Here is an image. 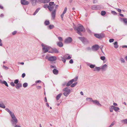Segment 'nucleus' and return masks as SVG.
<instances>
[{"mask_svg": "<svg viewBox=\"0 0 127 127\" xmlns=\"http://www.w3.org/2000/svg\"><path fill=\"white\" fill-rule=\"evenodd\" d=\"M111 108H113L114 110L115 111H117L119 110L120 109L118 107H116L114 105H112L111 106Z\"/></svg>", "mask_w": 127, "mask_h": 127, "instance_id": "obj_13", "label": "nucleus"}, {"mask_svg": "<svg viewBox=\"0 0 127 127\" xmlns=\"http://www.w3.org/2000/svg\"><path fill=\"white\" fill-rule=\"evenodd\" d=\"M123 21L125 23H127V19L124 18L123 19Z\"/></svg>", "mask_w": 127, "mask_h": 127, "instance_id": "obj_36", "label": "nucleus"}, {"mask_svg": "<svg viewBox=\"0 0 127 127\" xmlns=\"http://www.w3.org/2000/svg\"><path fill=\"white\" fill-rule=\"evenodd\" d=\"M21 3L22 4L27 5L29 3V2L26 0H21Z\"/></svg>", "mask_w": 127, "mask_h": 127, "instance_id": "obj_8", "label": "nucleus"}, {"mask_svg": "<svg viewBox=\"0 0 127 127\" xmlns=\"http://www.w3.org/2000/svg\"><path fill=\"white\" fill-rule=\"evenodd\" d=\"M48 6H49L48 5H44V7L45 8H46V7L48 8Z\"/></svg>", "mask_w": 127, "mask_h": 127, "instance_id": "obj_54", "label": "nucleus"}, {"mask_svg": "<svg viewBox=\"0 0 127 127\" xmlns=\"http://www.w3.org/2000/svg\"><path fill=\"white\" fill-rule=\"evenodd\" d=\"M62 95V94L61 93L58 94L57 95L56 98L57 100H59V99Z\"/></svg>", "mask_w": 127, "mask_h": 127, "instance_id": "obj_19", "label": "nucleus"}, {"mask_svg": "<svg viewBox=\"0 0 127 127\" xmlns=\"http://www.w3.org/2000/svg\"><path fill=\"white\" fill-rule=\"evenodd\" d=\"M107 65L106 64H104L101 67V69L103 70H105L107 68Z\"/></svg>", "mask_w": 127, "mask_h": 127, "instance_id": "obj_18", "label": "nucleus"}, {"mask_svg": "<svg viewBox=\"0 0 127 127\" xmlns=\"http://www.w3.org/2000/svg\"><path fill=\"white\" fill-rule=\"evenodd\" d=\"M58 6L59 5H56L55 6V9H56L58 7Z\"/></svg>", "mask_w": 127, "mask_h": 127, "instance_id": "obj_63", "label": "nucleus"}, {"mask_svg": "<svg viewBox=\"0 0 127 127\" xmlns=\"http://www.w3.org/2000/svg\"><path fill=\"white\" fill-rule=\"evenodd\" d=\"M53 72L54 74H57L58 73V71L57 70L55 69H53Z\"/></svg>", "mask_w": 127, "mask_h": 127, "instance_id": "obj_20", "label": "nucleus"}, {"mask_svg": "<svg viewBox=\"0 0 127 127\" xmlns=\"http://www.w3.org/2000/svg\"><path fill=\"white\" fill-rule=\"evenodd\" d=\"M124 124H127V119H126L125 120H123L121 121Z\"/></svg>", "mask_w": 127, "mask_h": 127, "instance_id": "obj_26", "label": "nucleus"}, {"mask_svg": "<svg viewBox=\"0 0 127 127\" xmlns=\"http://www.w3.org/2000/svg\"><path fill=\"white\" fill-rule=\"evenodd\" d=\"M28 86V84L27 83H24L23 84V87H26Z\"/></svg>", "mask_w": 127, "mask_h": 127, "instance_id": "obj_34", "label": "nucleus"}, {"mask_svg": "<svg viewBox=\"0 0 127 127\" xmlns=\"http://www.w3.org/2000/svg\"><path fill=\"white\" fill-rule=\"evenodd\" d=\"M50 51H48L49 53H58L59 52L58 50L56 48L52 49L51 48V49H50Z\"/></svg>", "mask_w": 127, "mask_h": 127, "instance_id": "obj_7", "label": "nucleus"}, {"mask_svg": "<svg viewBox=\"0 0 127 127\" xmlns=\"http://www.w3.org/2000/svg\"><path fill=\"white\" fill-rule=\"evenodd\" d=\"M58 38L59 41H63V39L61 37H58Z\"/></svg>", "mask_w": 127, "mask_h": 127, "instance_id": "obj_41", "label": "nucleus"}, {"mask_svg": "<svg viewBox=\"0 0 127 127\" xmlns=\"http://www.w3.org/2000/svg\"><path fill=\"white\" fill-rule=\"evenodd\" d=\"M17 33V32L16 31H14L12 32V34L13 35H15Z\"/></svg>", "mask_w": 127, "mask_h": 127, "instance_id": "obj_47", "label": "nucleus"}, {"mask_svg": "<svg viewBox=\"0 0 127 127\" xmlns=\"http://www.w3.org/2000/svg\"><path fill=\"white\" fill-rule=\"evenodd\" d=\"M55 14L56 10L55 9L51 13L52 18L53 19H54L55 16Z\"/></svg>", "mask_w": 127, "mask_h": 127, "instance_id": "obj_11", "label": "nucleus"}, {"mask_svg": "<svg viewBox=\"0 0 127 127\" xmlns=\"http://www.w3.org/2000/svg\"><path fill=\"white\" fill-rule=\"evenodd\" d=\"M103 47V46H100V48L101 49V51H102V49Z\"/></svg>", "mask_w": 127, "mask_h": 127, "instance_id": "obj_59", "label": "nucleus"}, {"mask_svg": "<svg viewBox=\"0 0 127 127\" xmlns=\"http://www.w3.org/2000/svg\"><path fill=\"white\" fill-rule=\"evenodd\" d=\"M115 121H114L110 125V126H109V127H112V126H113L114 124H115Z\"/></svg>", "mask_w": 127, "mask_h": 127, "instance_id": "obj_38", "label": "nucleus"}, {"mask_svg": "<svg viewBox=\"0 0 127 127\" xmlns=\"http://www.w3.org/2000/svg\"><path fill=\"white\" fill-rule=\"evenodd\" d=\"M72 41V38L70 37H68L65 39L64 42L66 43H71Z\"/></svg>", "mask_w": 127, "mask_h": 127, "instance_id": "obj_6", "label": "nucleus"}, {"mask_svg": "<svg viewBox=\"0 0 127 127\" xmlns=\"http://www.w3.org/2000/svg\"><path fill=\"white\" fill-rule=\"evenodd\" d=\"M67 7H65V8L64 11L63 13L64 14H65L66 13V12L67 11Z\"/></svg>", "mask_w": 127, "mask_h": 127, "instance_id": "obj_40", "label": "nucleus"}, {"mask_svg": "<svg viewBox=\"0 0 127 127\" xmlns=\"http://www.w3.org/2000/svg\"><path fill=\"white\" fill-rule=\"evenodd\" d=\"M100 58V59L103 61L105 59V57L104 56H101Z\"/></svg>", "mask_w": 127, "mask_h": 127, "instance_id": "obj_37", "label": "nucleus"}, {"mask_svg": "<svg viewBox=\"0 0 127 127\" xmlns=\"http://www.w3.org/2000/svg\"><path fill=\"white\" fill-rule=\"evenodd\" d=\"M113 108H110V111L111 112H113Z\"/></svg>", "mask_w": 127, "mask_h": 127, "instance_id": "obj_56", "label": "nucleus"}, {"mask_svg": "<svg viewBox=\"0 0 127 127\" xmlns=\"http://www.w3.org/2000/svg\"><path fill=\"white\" fill-rule=\"evenodd\" d=\"M123 48H127V45H123L122 46Z\"/></svg>", "mask_w": 127, "mask_h": 127, "instance_id": "obj_57", "label": "nucleus"}, {"mask_svg": "<svg viewBox=\"0 0 127 127\" xmlns=\"http://www.w3.org/2000/svg\"><path fill=\"white\" fill-rule=\"evenodd\" d=\"M78 78V76L76 77H75V78L74 79V81H76L77 80Z\"/></svg>", "mask_w": 127, "mask_h": 127, "instance_id": "obj_50", "label": "nucleus"}, {"mask_svg": "<svg viewBox=\"0 0 127 127\" xmlns=\"http://www.w3.org/2000/svg\"><path fill=\"white\" fill-rule=\"evenodd\" d=\"M64 14L63 13L61 14V17L62 19H63V17L64 16Z\"/></svg>", "mask_w": 127, "mask_h": 127, "instance_id": "obj_51", "label": "nucleus"}, {"mask_svg": "<svg viewBox=\"0 0 127 127\" xmlns=\"http://www.w3.org/2000/svg\"><path fill=\"white\" fill-rule=\"evenodd\" d=\"M44 24L46 25H48L50 24V22L49 21L46 20Z\"/></svg>", "mask_w": 127, "mask_h": 127, "instance_id": "obj_25", "label": "nucleus"}, {"mask_svg": "<svg viewBox=\"0 0 127 127\" xmlns=\"http://www.w3.org/2000/svg\"><path fill=\"white\" fill-rule=\"evenodd\" d=\"M97 2V0H94V1L93 2L94 3H95Z\"/></svg>", "mask_w": 127, "mask_h": 127, "instance_id": "obj_61", "label": "nucleus"}, {"mask_svg": "<svg viewBox=\"0 0 127 127\" xmlns=\"http://www.w3.org/2000/svg\"><path fill=\"white\" fill-rule=\"evenodd\" d=\"M57 45L60 47H62L63 46V43L61 42H59L57 43Z\"/></svg>", "mask_w": 127, "mask_h": 127, "instance_id": "obj_17", "label": "nucleus"}, {"mask_svg": "<svg viewBox=\"0 0 127 127\" xmlns=\"http://www.w3.org/2000/svg\"><path fill=\"white\" fill-rule=\"evenodd\" d=\"M3 83L7 87H8V85L6 81H3Z\"/></svg>", "mask_w": 127, "mask_h": 127, "instance_id": "obj_32", "label": "nucleus"}, {"mask_svg": "<svg viewBox=\"0 0 127 127\" xmlns=\"http://www.w3.org/2000/svg\"><path fill=\"white\" fill-rule=\"evenodd\" d=\"M69 63L70 64H72L73 63V61L72 59H71L69 61Z\"/></svg>", "mask_w": 127, "mask_h": 127, "instance_id": "obj_48", "label": "nucleus"}, {"mask_svg": "<svg viewBox=\"0 0 127 127\" xmlns=\"http://www.w3.org/2000/svg\"><path fill=\"white\" fill-rule=\"evenodd\" d=\"M25 74L24 73H23L22 75V77L23 78L25 76Z\"/></svg>", "mask_w": 127, "mask_h": 127, "instance_id": "obj_49", "label": "nucleus"}, {"mask_svg": "<svg viewBox=\"0 0 127 127\" xmlns=\"http://www.w3.org/2000/svg\"><path fill=\"white\" fill-rule=\"evenodd\" d=\"M54 27V26L52 25H50L49 26V28L50 29H53Z\"/></svg>", "mask_w": 127, "mask_h": 127, "instance_id": "obj_29", "label": "nucleus"}, {"mask_svg": "<svg viewBox=\"0 0 127 127\" xmlns=\"http://www.w3.org/2000/svg\"><path fill=\"white\" fill-rule=\"evenodd\" d=\"M15 127H21L19 125H16L15 126Z\"/></svg>", "mask_w": 127, "mask_h": 127, "instance_id": "obj_62", "label": "nucleus"}, {"mask_svg": "<svg viewBox=\"0 0 127 127\" xmlns=\"http://www.w3.org/2000/svg\"><path fill=\"white\" fill-rule=\"evenodd\" d=\"M114 47L116 48H117L118 47V44L117 42H115L114 43Z\"/></svg>", "mask_w": 127, "mask_h": 127, "instance_id": "obj_21", "label": "nucleus"}, {"mask_svg": "<svg viewBox=\"0 0 127 127\" xmlns=\"http://www.w3.org/2000/svg\"><path fill=\"white\" fill-rule=\"evenodd\" d=\"M100 69V68L99 67H96L95 68L94 71L97 70L99 71Z\"/></svg>", "mask_w": 127, "mask_h": 127, "instance_id": "obj_24", "label": "nucleus"}, {"mask_svg": "<svg viewBox=\"0 0 127 127\" xmlns=\"http://www.w3.org/2000/svg\"><path fill=\"white\" fill-rule=\"evenodd\" d=\"M3 67L4 68H5L6 69H7L8 68V67H6V66H5L4 65H3Z\"/></svg>", "mask_w": 127, "mask_h": 127, "instance_id": "obj_52", "label": "nucleus"}, {"mask_svg": "<svg viewBox=\"0 0 127 127\" xmlns=\"http://www.w3.org/2000/svg\"><path fill=\"white\" fill-rule=\"evenodd\" d=\"M41 81L40 80H38L36 82V83H41Z\"/></svg>", "mask_w": 127, "mask_h": 127, "instance_id": "obj_53", "label": "nucleus"}, {"mask_svg": "<svg viewBox=\"0 0 127 127\" xmlns=\"http://www.w3.org/2000/svg\"><path fill=\"white\" fill-rule=\"evenodd\" d=\"M22 86V84L20 83H18L15 86L16 88V89H18L20 88V87Z\"/></svg>", "mask_w": 127, "mask_h": 127, "instance_id": "obj_15", "label": "nucleus"}, {"mask_svg": "<svg viewBox=\"0 0 127 127\" xmlns=\"http://www.w3.org/2000/svg\"><path fill=\"white\" fill-rule=\"evenodd\" d=\"M116 9L119 12L121 13V10L120 9L116 8Z\"/></svg>", "mask_w": 127, "mask_h": 127, "instance_id": "obj_43", "label": "nucleus"}, {"mask_svg": "<svg viewBox=\"0 0 127 127\" xmlns=\"http://www.w3.org/2000/svg\"><path fill=\"white\" fill-rule=\"evenodd\" d=\"M106 14V12L105 11H102L101 12V15L102 16H104Z\"/></svg>", "mask_w": 127, "mask_h": 127, "instance_id": "obj_27", "label": "nucleus"}, {"mask_svg": "<svg viewBox=\"0 0 127 127\" xmlns=\"http://www.w3.org/2000/svg\"><path fill=\"white\" fill-rule=\"evenodd\" d=\"M99 48V46L98 45H95L92 47V49L95 51H96L98 50Z\"/></svg>", "mask_w": 127, "mask_h": 127, "instance_id": "obj_10", "label": "nucleus"}, {"mask_svg": "<svg viewBox=\"0 0 127 127\" xmlns=\"http://www.w3.org/2000/svg\"><path fill=\"white\" fill-rule=\"evenodd\" d=\"M54 2H50L49 3V4L50 6H52L53 5V6L55 5V4H54Z\"/></svg>", "mask_w": 127, "mask_h": 127, "instance_id": "obj_30", "label": "nucleus"}, {"mask_svg": "<svg viewBox=\"0 0 127 127\" xmlns=\"http://www.w3.org/2000/svg\"><path fill=\"white\" fill-rule=\"evenodd\" d=\"M113 104L114 105L116 106L117 105V104L115 103H113Z\"/></svg>", "mask_w": 127, "mask_h": 127, "instance_id": "obj_60", "label": "nucleus"}, {"mask_svg": "<svg viewBox=\"0 0 127 127\" xmlns=\"http://www.w3.org/2000/svg\"><path fill=\"white\" fill-rule=\"evenodd\" d=\"M94 35L96 37L99 39L105 36V34L102 33L100 34H94Z\"/></svg>", "mask_w": 127, "mask_h": 127, "instance_id": "obj_5", "label": "nucleus"}, {"mask_svg": "<svg viewBox=\"0 0 127 127\" xmlns=\"http://www.w3.org/2000/svg\"><path fill=\"white\" fill-rule=\"evenodd\" d=\"M74 80V79H72L69 81L66 84V86H70L73 82Z\"/></svg>", "mask_w": 127, "mask_h": 127, "instance_id": "obj_12", "label": "nucleus"}, {"mask_svg": "<svg viewBox=\"0 0 127 127\" xmlns=\"http://www.w3.org/2000/svg\"><path fill=\"white\" fill-rule=\"evenodd\" d=\"M50 0H39V1L42 3H45L48 2Z\"/></svg>", "mask_w": 127, "mask_h": 127, "instance_id": "obj_16", "label": "nucleus"}, {"mask_svg": "<svg viewBox=\"0 0 127 127\" xmlns=\"http://www.w3.org/2000/svg\"><path fill=\"white\" fill-rule=\"evenodd\" d=\"M63 91L64 92L63 93V94L65 96H67L69 94L70 90V89H68L67 87L66 88L63 90Z\"/></svg>", "mask_w": 127, "mask_h": 127, "instance_id": "obj_4", "label": "nucleus"}, {"mask_svg": "<svg viewBox=\"0 0 127 127\" xmlns=\"http://www.w3.org/2000/svg\"><path fill=\"white\" fill-rule=\"evenodd\" d=\"M66 55H65V56H64L65 58L67 59H70L71 58V57L70 56H68L67 57V58H66Z\"/></svg>", "mask_w": 127, "mask_h": 127, "instance_id": "obj_39", "label": "nucleus"}, {"mask_svg": "<svg viewBox=\"0 0 127 127\" xmlns=\"http://www.w3.org/2000/svg\"><path fill=\"white\" fill-rule=\"evenodd\" d=\"M0 8L1 9H3V7L2 6L0 5Z\"/></svg>", "mask_w": 127, "mask_h": 127, "instance_id": "obj_58", "label": "nucleus"}, {"mask_svg": "<svg viewBox=\"0 0 127 127\" xmlns=\"http://www.w3.org/2000/svg\"><path fill=\"white\" fill-rule=\"evenodd\" d=\"M57 58L56 56H51L48 58V60L50 61H54L57 60Z\"/></svg>", "mask_w": 127, "mask_h": 127, "instance_id": "obj_9", "label": "nucleus"}, {"mask_svg": "<svg viewBox=\"0 0 127 127\" xmlns=\"http://www.w3.org/2000/svg\"><path fill=\"white\" fill-rule=\"evenodd\" d=\"M77 82L73 84L72 85H71V87H74L77 84Z\"/></svg>", "mask_w": 127, "mask_h": 127, "instance_id": "obj_31", "label": "nucleus"}, {"mask_svg": "<svg viewBox=\"0 0 127 127\" xmlns=\"http://www.w3.org/2000/svg\"><path fill=\"white\" fill-rule=\"evenodd\" d=\"M74 30L77 31V32L80 35H81V32H84L85 31V29L83 26L81 24H79L78 25L77 28L75 27H74Z\"/></svg>", "mask_w": 127, "mask_h": 127, "instance_id": "obj_1", "label": "nucleus"}, {"mask_svg": "<svg viewBox=\"0 0 127 127\" xmlns=\"http://www.w3.org/2000/svg\"><path fill=\"white\" fill-rule=\"evenodd\" d=\"M111 13L115 15H116L117 14V13H116V12L113 11H112Z\"/></svg>", "mask_w": 127, "mask_h": 127, "instance_id": "obj_45", "label": "nucleus"}, {"mask_svg": "<svg viewBox=\"0 0 127 127\" xmlns=\"http://www.w3.org/2000/svg\"><path fill=\"white\" fill-rule=\"evenodd\" d=\"M9 113L12 119H13L14 122L17 123V120L14 115V113L10 111L9 109L7 108L5 109Z\"/></svg>", "mask_w": 127, "mask_h": 127, "instance_id": "obj_2", "label": "nucleus"}, {"mask_svg": "<svg viewBox=\"0 0 127 127\" xmlns=\"http://www.w3.org/2000/svg\"><path fill=\"white\" fill-rule=\"evenodd\" d=\"M114 41V39H110L109 40V42L110 43L113 42Z\"/></svg>", "mask_w": 127, "mask_h": 127, "instance_id": "obj_42", "label": "nucleus"}, {"mask_svg": "<svg viewBox=\"0 0 127 127\" xmlns=\"http://www.w3.org/2000/svg\"><path fill=\"white\" fill-rule=\"evenodd\" d=\"M95 65L91 64L90 65V67L92 68H93L95 67Z\"/></svg>", "mask_w": 127, "mask_h": 127, "instance_id": "obj_33", "label": "nucleus"}, {"mask_svg": "<svg viewBox=\"0 0 127 127\" xmlns=\"http://www.w3.org/2000/svg\"><path fill=\"white\" fill-rule=\"evenodd\" d=\"M11 85L12 86H15V85L14 84V83L12 82H11L10 83Z\"/></svg>", "mask_w": 127, "mask_h": 127, "instance_id": "obj_44", "label": "nucleus"}, {"mask_svg": "<svg viewBox=\"0 0 127 127\" xmlns=\"http://www.w3.org/2000/svg\"><path fill=\"white\" fill-rule=\"evenodd\" d=\"M2 46V40L0 39V46Z\"/></svg>", "mask_w": 127, "mask_h": 127, "instance_id": "obj_46", "label": "nucleus"}, {"mask_svg": "<svg viewBox=\"0 0 127 127\" xmlns=\"http://www.w3.org/2000/svg\"><path fill=\"white\" fill-rule=\"evenodd\" d=\"M92 101L95 104H97L98 105H101L99 103V102L97 100H93Z\"/></svg>", "mask_w": 127, "mask_h": 127, "instance_id": "obj_14", "label": "nucleus"}, {"mask_svg": "<svg viewBox=\"0 0 127 127\" xmlns=\"http://www.w3.org/2000/svg\"><path fill=\"white\" fill-rule=\"evenodd\" d=\"M18 82H19L18 80V79H16L14 80V83H15V84H18Z\"/></svg>", "mask_w": 127, "mask_h": 127, "instance_id": "obj_35", "label": "nucleus"}, {"mask_svg": "<svg viewBox=\"0 0 127 127\" xmlns=\"http://www.w3.org/2000/svg\"><path fill=\"white\" fill-rule=\"evenodd\" d=\"M80 93L82 95H83V93L82 92H81Z\"/></svg>", "mask_w": 127, "mask_h": 127, "instance_id": "obj_64", "label": "nucleus"}, {"mask_svg": "<svg viewBox=\"0 0 127 127\" xmlns=\"http://www.w3.org/2000/svg\"><path fill=\"white\" fill-rule=\"evenodd\" d=\"M0 107L4 108H5V106L3 103H0Z\"/></svg>", "mask_w": 127, "mask_h": 127, "instance_id": "obj_28", "label": "nucleus"}, {"mask_svg": "<svg viewBox=\"0 0 127 127\" xmlns=\"http://www.w3.org/2000/svg\"><path fill=\"white\" fill-rule=\"evenodd\" d=\"M41 46L42 47L43 51L44 53L48 52V51L50 50V49H51V48L50 47L47 45H45L43 44H41Z\"/></svg>", "mask_w": 127, "mask_h": 127, "instance_id": "obj_3", "label": "nucleus"}, {"mask_svg": "<svg viewBox=\"0 0 127 127\" xmlns=\"http://www.w3.org/2000/svg\"><path fill=\"white\" fill-rule=\"evenodd\" d=\"M48 8L50 11H52L54 9L53 6H48Z\"/></svg>", "mask_w": 127, "mask_h": 127, "instance_id": "obj_22", "label": "nucleus"}, {"mask_svg": "<svg viewBox=\"0 0 127 127\" xmlns=\"http://www.w3.org/2000/svg\"><path fill=\"white\" fill-rule=\"evenodd\" d=\"M40 9V8H37L35 11V12L33 13V15H34L38 12L39 11Z\"/></svg>", "mask_w": 127, "mask_h": 127, "instance_id": "obj_23", "label": "nucleus"}, {"mask_svg": "<svg viewBox=\"0 0 127 127\" xmlns=\"http://www.w3.org/2000/svg\"><path fill=\"white\" fill-rule=\"evenodd\" d=\"M62 61H63L64 63L65 62L66 60L64 59L63 58L62 59Z\"/></svg>", "mask_w": 127, "mask_h": 127, "instance_id": "obj_55", "label": "nucleus"}]
</instances>
